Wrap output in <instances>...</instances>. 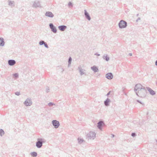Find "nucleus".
Instances as JSON below:
<instances>
[{
	"label": "nucleus",
	"mask_w": 157,
	"mask_h": 157,
	"mask_svg": "<svg viewBox=\"0 0 157 157\" xmlns=\"http://www.w3.org/2000/svg\"><path fill=\"white\" fill-rule=\"evenodd\" d=\"M25 105L27 106H29L32 104V102L29 100H27L25 102Z\"/></svg>",
	"instance_id": "5"
},
{
	"label": "nucleus",
	"mask_w": 157,
	"mask_h": 157,
	"mask_svg": "<svg viewBox=\"0 0 157 157\" xmlns=\"http://www.w3.org/2000/svg\"><path fill=\"white\" fill-rule=\"evenodd\" d=\"M39 44H40V45H42L43 44H44V41H42L40 42Z\"/></svg>",
	"instance_id": "20"
},
{
	"label": "nucleus",
	"mask_w": 157,
	"mask_h": 157,
	"mask_svg": "<svg viewBox=\"0 0 157 157\" xmlns=\"http://www.w3.org/2000/svg\"><path fill=\"white\" fill-rule=\"evenodd\" d=\"M50 26L51 29L52 28H53V27H54L53 24H50Z\"/></svg>",
	"instance_id": "22"
},
{
	"label": "nucleus",
	"mask_w": 157,
	"mask_h": 157,
	"mask_svg": "<svg viewBox=\"0 0 157 157\" xmlns=\"http://www.w3.org/2000/svg\"><path fill=\"white\" fill-rule=\"evenodd\" d=\"M52 30V31L54 32V33H56V29L54 27V26L53 27V28H52L51 29Z\"/></svg>",
	"instance_id": "17"
},
{
	"label": "nucleus",
	"mask_w": 157,
	"mask_h": 157,
	"mask_svg": "<svg viewBox=\"0 0 157 157\" xmlns=\"http://www.w3.org/2000/svg\"><path fill=\"white\" fill-rule=\"evenodd\" d=\"M31 155L33 157H35L37 156V154L36 152H33L31 153Z\"/></svg>",
	"instance_id": "14"
},
{
	"label": "nucleus",
	"mask_w": 157,
	"mask_h": 157,
	"mask_svg": "<svg viewBox=\"0 0 157 157\" xmlns=\"http://www.w3.org/2000/svg\"><path fill=\"white\" fill-rule=\"evenodd\" d=\"M85 14L86 17L89 20H90V16L89 15V14L86 12V11H85Z\"/></svg>",
	"instance_id": "11"
},
{
	"label": "nucleus",
	"mask_w": 157,
	"mask_h": 157,
	"mask_svg": "<svg viewBox=\"0 0 157 157\" xmlns=\"http://www.w3.org/2000/svg\"><path fill=\"white\" fill-rule=\"evenodd\" d=\"M66 28L65 26H60L59 27V29L61 31H64Z\"/></svg>",
	"instance_id": "8"
},
{
	"label": "nucleus",
	"mask_w": 157,
	"mask_h": 157,
	"mask_svg": "<svg viewBox=\"0 0 157 157\" xmlns=\"http://www.w3.org/2000/svg\"><path fill=\"white\" fill-rule=\"evenodd\" d=\"M119 25L120 28H124L127 26V23L123 20H121L120 22Z\"/></svg>",
	"instance_id": "2"
},
{
	"label": "nucleus",
	"mask_w": 157,
	"mask_h": 157,
	"mask_svg": "<svg viewBox=\"0 0 157 157\" xmlns=\"http://www.w3.org/2000/svg\"><path fill=\"white\" fill-rule=\"evenodd\" d=\"M106 59L107 61H108L109 59V58L108 57H106Z\"/></svg>",
	"instance_id": "25"
},
{
	"label": "nucleus",
	"mask_w": 157,
	"mask_h": 157,
	"mask_svg": "<svg viewBox=\"0 0 157 157\" xmlns=\"http://www.w3.org/2000/svg\"><path fill=\"white\" fill-rule=\"evenodd\" d=\"M91 69L94 72H97L98 71V69L97 67L95 66H93L91 67Z\"/></svg>",
	"instance_id": "10"
},
{
	"label": "nucleus",
	"mask_w": 157,
	"mask_h": 157,
	"mask_svg": "<svg viewBox=\"0 0 157 157\" xmlns=\"http://www.w3.org/2000/svg\"><path fill=\"white\" fill-rule=\"evenodd\" d=\"M16 94L17 95H18L19 94V93H17V94Z\"/></svg>",
	"instance_id": "29"
},
{
	"label": "nucleus",
	"mask_w": 157,
	"mask_h": 157,
	"mask_svg": "<svg viewBox=\"0 0 157 157\" xmlns=\"http://www.w3.org/2000/svg\"><path fill=\"white\" fill-rule=\"evenodd\" d=\"M44 45H45V46L47 47V48H48V46L46 44H44Z\"/></svg>",
	"instance_id": "26"
},
{
	"label": "nucleus",
	"mask_w": 157,
	"mask_h": 157,
	"mask_svg": "<svg viewBox=\"0 0 157 157\" xmlns=\"http://www.w3.org/2000/svg\"><path fill=\"white\" fill-rule=\"evenodd\" d=\"M52 124L53 125L55 126V128H57L59 126V122L56 120H54L52 121Z\"/></svg>",
	"instance_id": "3"
},
{
	"label": "nucleus",
	"mask_w": 157,
	"mask_h": 157,
	"mask_svg": "<svg viewBox=\"0 0 157 157\" xmlns=\"http://www.w3.org/2000/svg\"><path fill=\"white\" fill-rule=\"evenodd\" d=\"M0 134L1 135H3L4 134V131L2 130H0Z\"/></svg>",
	"instance_id": "18"
},
{
	"label": "nucleus",
	"mask_w": 157,
	"mask_h": 157,
	"mask_svg": "<svg viewBox=\"0 0 157 157\" xmlns=\"http://www.w3.org/2000/svg\"><path fill=\"white\" fill-rule=\"evenodd\" d=\"M109 99H107L105 101V105L107 106L108 105V103L109 102Z\"/></svg>",
	"instance_id": "16"
},
{
	"label": "nucleus",
	"mask_w": 157,
	"mask_h": 157,
	"mask_svg": "<svg viewBox=\"0 0 157 157\" xmlns=\"http://www.w3.org/2000/svg\"><path fill=\"white\" fill-rule=\"evenodd\" d=\"M149 91L150 92V94L152 95H154L155 94V92L151 89L149 90Z\"/></svg>",
	"instance_id": "15"
},
{
	"label": "nucleus",
	"mask_w": 157,
	"mask_h": 157,
	"mask_svg": "<svg viewBox=\"0 0 157 157\" xmlns=\"http://www.w3.org/2000/svg\"><path fill=\"white\" fill-rule=\"evenodd\" d=\"M13 75L14 78H17L18 77V74L17 73L14 74Z\"/></svg>",
	"instance_id": "19"
},
{
	"label": "nucleus",
	"mask_w": 157,
	"mask_h": 157,
	"mask_svg": "<svg viewBox=\"0 0 157 157\" xmlns=\"http://www.w3.org/2000/svg\"><path fill=\"white\" fill-rule=\"evenodd\" d=\"M8 63L10 65H13L15 63V61L14 60H9L8 61Z\"/></svg>",
	"instance_id": "7"
},
{
	"label": "nucleus",
	"mask_w": 157,
	"mask_h": 157,
	"mask_svg": "<svg viewBox=\"0 0 157 157\" xmlns=\"http://www.w3.org/2000/svg\"><path fill=\"white\" fill-rule=\"evenodd\" d=\"M49 105H51V103H49Z\"/></svg>",
	"instance_id": "30"
},
{
	"label": "nucleus",
	"mask_w": 157,
	"mask_h": 157,
	"mask_svg": "<svg viewBox=\"0 0 157 157\" xmlns=\"http://www.w3.org/2000/svg\"><path fill=\"white\" fill-rule=\"evenodd\" d=\"M135 133H132V136H135Z\"/></svg>",
	"instance_id": "24"
},
{
	"label": "nucleus",
	"mask_w": 157,
	"mask_h": 157,
	"mask_svg": "<svg viewBox=\"0 0 157 157\" xmlns=\"http://www.w3.org/2000/svg\"><path fill=\"white\" fill-rule=\"evenodd\" d=\"M155 65H157V60L156 61V62H155Z\"/></svg>",
	"instance_id": "27"
},
{
	"label": "nucleus",
	"mask_w": 157,
	"mask_h": 157,
	"mask_svg": "<svg viewBox=\"0 0 157 157\" xmlns=\"http://www.w3.org/2000/svg\"><path fill=\"white\" fill-rule=\"evenodd\" d=\"M135 89L136 93L138 96L143 93L144 90V89L142 88V86L140 84H137L136 85Z\"/></svg>",
	"instance_id": "1"
},
{
	"label": "nucleus",
	"mask_w": 157,
	"mask_h": 157,
	"mask_svg": "<svg viewBox=\"0 0 157 157\" xmlns=\"http://www.w3.org/2000/svg\"><path fill=\"white\" fill-rule=\"evenodd\" d=\"M132 54H130V55L131 56H132Z\"/></svg>",
	"instance_id": "31"
},
{
	"label": "nucleus",
	"mask_w": 157,
	"mask_h": 157,
	"mask_svg": "<svg viewBox=\"0 0 157 157\" xmlns=\"http://www.w3.org/2000/svg\"><path fill=\"white\" fill-rule=\"evenodd\" d=\"M103 124V123L102 121H100L98 123V126L99 128H101V126Z\"/></svg>",
	"instance_id": "12"
},
{
	"label": "nucleus",
	"mask_w": 157,
	"mask_h": 157,
	"mask_svg": "<svg viewBox=\"0 0 157 157\" xmlns=\"http://www.w3.org/2000/svg\"><path fill=\"white\" fill-rule=\"evenodd\" d=\"M36 146L38 147H40L42 146V143L40 141H38L36 143Z\"/></svg>",
	"instance_id": "9"
},
{
	"label": "nucleus",
	"mask_w": 157,
	"mask_h": 157,
	"mask_svg": "<svg viewBox=\"0 0 157 157\" xmlns=\"http://www.w3.org/2000/svg\"><path fill=\"white\" fill-rule=\"evenodd\" d=\"M80 72L81 75H82V74L84 73V71L82 70H80Z\"/></svg>",
	"instance_id": "21"
},
{
	"label": "nucleus",
	"mask_w": 157,
	"mask_h": 157,
	"mask_svg": "<svg viewBox=\"0 0 157 157\" xmlns=\"http://www.w3.org/2000/svg\"><path fill=\"white\" fill-rule=\"evenodd\" d=\"M16 94L17 95H18L19 94V93H17V94Z\"/></svg>",
	"instance_id": "28"
},
{
	"label": "nucleus",
	"mask_w": 157,
	"mask_h": 157,
	"mask_svg": "<svg viewBox=\"0 0 157 157\" xmlns=\"http://www.w3.org/2000/svg\"><path fill=\"white\" fill-rule=\"evenodd\" d=\"M106 77L108 79H111L113 78V75L111 73H108L106 75Z\"/></svg>",
	"instance_id": "6"
},
{
	"label": "nucleus",
	"mask_w": 157,
	"mask_h": 157,
	"mask_svg": "<svg viewBox=\"0 0 157 157\" xmlns=\"http://www.w3.org/2000/svg\"><path fill=\"white\" fill-rule=\"evenodd\" d=\"M45 15L50 17H52L54 16L53 13L50 12H47L45 13Z\"/></svg>",
	"instance_id": "4"
},
{
	"label": "nucleus",
	"mask_w": 157,
	"mask_h": 157,
	"mask_svg": "<svg viewBox=\"0 0 157 157\" xmlns=\"http://www.w3.org/2000/svg\"><path fill=\"white\" fill-rule=\"evenodd\" d=\"M71 58L70 57L69 59V63H71Z\"/></svg>",
	"instance_id": "23"
},
{
	"label": "nucleus",
	"mask_w": 157,
	"mask_h": 157,
	"mask_svg": "<svg viewBox=\"0 0 157 157\" xmlns=\"http://www.w3.org/2000/svg\"><path fill=\"white\" fill-rule=\"evenodd\" d=\"M4 44V42L3 39L0 38V45H3Z\"/></svg>",
	"instance_id": "13"
}]
</instances>
